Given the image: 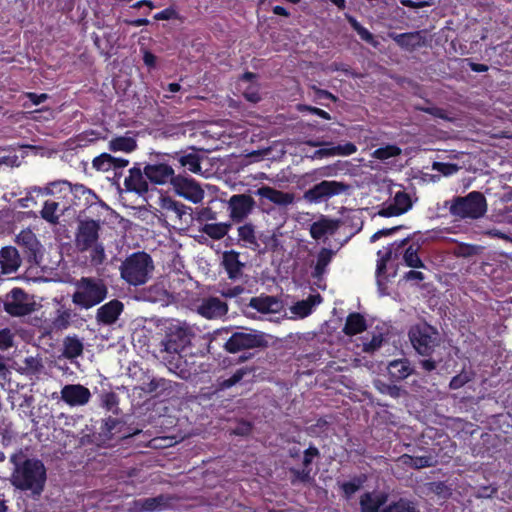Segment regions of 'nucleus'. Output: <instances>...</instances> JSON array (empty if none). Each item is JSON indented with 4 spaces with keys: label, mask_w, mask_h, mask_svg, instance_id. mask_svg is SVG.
<instances>
[{
    "label": "nucleus",
    "mask_w": 512,
    "mask_h": 512,
    "mask_svg": "<svg viewBox=\"0 0 512 512\" xmlns=\"http://www.w3.org/2000/svg\"><path fill=\"white\" fill-rule=\"evenodd\" d=\"M432 168L445 176L452 175L458 170L456 164L444 162H434Z\"/></svg>",
    "instance_id": "e2e57ef3"
},
{
    "label": "nucleus",
    "mask_w": 512,
    "mask_h": 512,
    "mask_svg": "<svg viewBox=\"0 0 512 512\" xmlns=\"http://www.w3.org/2000/svg\"><path fill=\"white\" fill-rule=\"evenodd\" d=\"M63 346V355L67 359H74L81 356L84 350L82 341L76 335L65 337Z\"/></svg>",
    "instance_id": "4c0bfd02"
},
{
    "label": "nucleus",
    "mask_w": 512,
    "mask_h": 512,
    "mask_svg": "<svg viewBox=\"0 0 512 512\" xmlns=\"http://www.w3.org/2000/svg\"><path fill=\"white\" fill-rule=\"evenodd\" d=\"M408 337L415 351L422 356H431L440 344L438 330L425 321L412 325Z\"/></svg>",
    "instance_id": "423d86ee"
},
{
    "label": "nucleus",
    "mask_w": 512,
    "mask_h": 512,
    "mask_svg": "<svg viewBox=\"0 0 512 512\" xmlns=\"http://www.w3.org/2000/svg\"><path fill=\"white\" fill-rule=\"evenodd\" d=\"M449 210L456 218L478 219L487 212V201L481 192L471 191L466 196H455Z\"/></svg>",
    "instance_id": "39448f33"
},
{
    "label": "nucleus",
    "mask_w": 512,
    "mask_h": 512,
    "mask_svg": "<svg viewBox=\"0 0 512 512\" xmlns=\"http://www.w3.org/2000/svg\"><path fill=\"white\" fill-rule=\"evenodd\" d=\"M335 149H336L337 155H343V156L352 155L357 151L356 145L352 142H347L345 144H339V145L335 146Z\"/></svg>",
    "instance_id": "0e129e2a"
},
{
    "label": "nucleus",
    "mask_w": 512,
    "mask_h": 512,
    "mask_svg": "<svg viewBox=\"0 0 512 512\" xmlns=\"http://www.w3.org/2000/svg\"><path fill=\"white\" fill-rule=\"evenodd\" d=\"M367 481L368 475L360 473L353 475L348 481L338 482V487L342 493V497L346 500H350L355 493L364 487Z\"/></svg>",
    "instance_id": "bb28decb"
},
{
    "label": "nucleus",
    "mask_w": 512,
    "mask_h": 512,
    "mask_svg": "<svg viewBox=\"0 0 512 512\" xmlns=\"http://www.w3.org/2000/svg\"><path fill=\"white\" fill-rule=\"evenodd\" d=\"M346 18L353 30L357 32L363 41L370 44L374 43L373 34L367 28L362 26L355 17L347 15Z\"/></svg>",
    "instance_id": "8fccbe9b"
},
{
    "label": "nucleus",
    "mask_w": 512,
    "mask_h": 512,
    "mask_svg": "<svg viewBox=\"0 0 512 512\" xmlns=\"http://www.w3.org/2000/svg\"><path fill=\"white\" fill-rule=\"evenodd\" d=\"M268 341L265 334L256 330L248 332H234L224 344V349L229 353H237L243 350L265 348Z\"/></svg>",
    "instance_id": "1a4fd4ad"
},
{
    "label": "nucleus",
    "mask_w": 512,
    "mask_h": 512,
    "mask_svg": "<svg viewBox=\"0 0 512 512\" xmlns=\"http://www.w3.org/2000/svg\"><path fill=\"white\" fill-rule=\"evenodd\" d=\"M255 200L248 194H234L228 202V211L231 222L242 223L253 211Z\"/></svg>",
    "instance_id": "ddd939ff"
},
{
    "label": "nucleus",
    "mask_w": 512,
    "mask_h": 512,
    "mask_svg": "<svg viewBox=\"0 0 512 512\" xmlns=\"http://www.w3.org/2000/svg\"><path fill=\"white\" fill-rule=\"evenodd\" d=\"M155 20H173V19H180V15L177 12V10L173 6H169L162 11L154 14L153 17Z\"/></svg>",
    "instance_id": "052dcab7"
},
{
    "label": "nucleus",
    "mask_w": 512,
    "mask_h": 512,
    "mask_svg": "<svg viewBox=\"0 0 512 512\" xmlns=\"http://www.w3.org/2000/svg\"><path fill=\"white\" fill-rule=\"evenodd\" d=\"M195 336L192 327L179 320H172L165 325V336L162 340L164 351L171 354V360L164 358L170 371L175 372L180 368L182 361L181 352L191 344Z\"/></svg>",
    "instance_id": "f03ea898"
},
{
    "label": "nucleus",
    "mask_w": 512,
    "mask_h": 512,
    "mask_svg": "<svg viewBox=\"0 0 512 512\" xmlns=\"http://www.w3.org/2000/svg\"><path fill=\"white\" fill-rule=\"evenodd\" d=\"M21 265L18 250L13 246H5L0 249V274L15 273Z\"/></svg>",
    "instance_id": "5701e85b"
},
{
    "label": "nucleus",
    "mask_w": 512,
    "mask_h": 512,
    "mask_svg": "<svg viewBox=\"0 0 512 512\" xmlns=\"http://www.w3.org/2000/svg\"><path fill=\"white\" fill-rule=\"evenodd\" d=\"M100 223L94 219L80 220L75 233V246L78 251L86 252L98 242Z\"/></svg>",
    "instance_id": "9d476101"
},
{
    "label": "nucleus",
    "mask_w": 512,
    "mask_h": 512,
    "mask_svg": "<svg viewBox=\"0 0 512 512\" xmlns=\"http://www.w3.org/2000/svg\"><path fill=\"white\" fill-rule=\"evenodd\" d=\"M388 37L393 40L401 49L413 52L425 45V38L421 31L396 33L388 32Z\"/></svg>",
    "instance_id": "aec40b11"
},
{
    "label": "nucleus",
    "mask_w": 512,
    "mask_h": 512,
    "mask_svg": "<svg viewBox=\"0 0 512 512\" xmlns=\"http://www.w3.org/2000/svg\"><path fill=\"white\" fill-rule=\"evenodd\" d=\"M378 215L382 217H393V216H399L402 215L398 208H396L392 203L383 206L379 212Z\"/></svg>",
    "instance_id": "774afa93"
},
{
    "label": "nucleus",
    "mask_w": 512,
    "mask_h": 512,
    "mask_svg": "<svg viewBox=\"0 0 512 512\" xmlns=\"http://www.w3.org/2000/svg\"><path fill=\"white\" fill-rule=\"evenodd\" d=\"M15 241L22 249V253L29 264L39 265L41 263L43 258L42 245L31 229L21 230Z\"/></svg>",
    "instance_id": "9b49d317"
},
{
    "label": "nucleus",
    "mask_w": 512,
    "mask_h": 512,
    "mask_svg": "<svg viewBox=\"0 0 512 512\" xmlns=\"http://www.w3.org/2000/svg\"><path fill=\"white\" fill-rule=\"evenodd\" d=\"M419 246L415 244L409 245L403 254L404 263L411 268H425V264L418 254Z\"/></svg>",
    "instance_id": "37998d69"
},
{
    "label": "nucleus",
    "mask_w": 512,
    "mask_h": 512,
    "mask_svg": "<svg viewBox=\"0 0 512 512\" xmlns=\"http://www.w3.org/2000/svg\"><path fill=\"white\" fill-rule=\"evenodd\" d=\"M3 308L6 313L13 317L25 316L33 311L28 294L19 287L13 288L5 295Z\"/></svg>",
    "instance_id": "f8f14e48"
},
{
    "label": "nucleus",
    "mask_w": 512,
    "mask_h": 512,
    "mask_svg": "<svg viewBox=\"0 0 512 512\" xmlns=\"http://www.w3.org/2000/svg\"><path fill=\"white\" fill-rule=\"evenodd\" d=\"M367 328L366 319L358 312L350 313L343 327V332L347 336H354L362 333Z\"/></svg>",
    "instance_id": "2f4dec72"
},
{
    "label": "nucleus",
    "mask_w": 512,
    "mask_h": 512,
    "mask_svg": "<svg viewBox=\"0 0 512 512\" xmlns=\"http://www.w3.org/2000/svg\"><path fill=\"white\" fill-rule=\"evenodd\" d=\"M256 195L260 196L261 198L267 199L274 204L283 206L291 204L294 200L293 194L283 192L281 190H277L273 187L266 185L258 188L256 191Z\"/></svg>",
    "instance_id": "a878e982"
},
{
    "label": "nucleus",
    "mask_w": 512,
    "mask_h": 512,
    "mask_svg": "<svg viewBox=\"0 0 512 512\" xmlns=\"http://www.w3.org/2000/svg\"><path fill=\"white\" fill-rule=\"evenodd\" d=\"M385 494H373L366 492L360 497L361 512H381L380 508L386 503Z\"/></svg>",
    "instance_id": "7c9ffc66"
},
{
    "label": "nucleus",
    "mask_w": 512,
    "mask_h": 512,
    "mask_svg": "<svg viewBox=\"0 0 512 512\" xmlns=\"http://www.w3.org/2000/svg\"><path fill=\"white\" fill-rule=\"evenodd\" d=\"M154 268L152 257L145 251H137L122 262L120 274L129 285L141 286L151 278Z\"/></svg>",
    "instance_id": "7ed1b4c3"
},
{
    "label": "nucleus",
    "mask_w": 512,
    "mask_h": 512,
    "mask_svg": "<svg viewBox=\"0 0 512 512\" xmlns=\"http://www.w3.org/2000/svg\"><path fill=\"white\" fill-rule=\"evenodd\" d=\"M148 182L149 180L144 175L143 170L134 166L129 170V176L125 178L124 185L127 191L144 195L149 191Z\"/></svg>",
    "instance_id": "b1692460"
},
{
    "label": "nucleus",
    "mask_w": 512,
    "mask_h": 512,
    "mask_svg": "<svg viewBox=\"0 0 512 512\" xmlns=\"http://www.w3.org/2000/svg\"><path fill=\"white\" fill-rule=\"evenodd\" d=\"M244 375L245 371L243 369H238L231 377L224 380L223 386L227 388L234 386L243 379Z\"/></svg>",
    "instance_id": "69168bd1"
},
{
    "label": "nucleus",
    "mask_w": 512,
    "mask_h": 512,
    "mask_svg": "<svg viewBox=\"0 0 512 512\" xmlns=\"http://www.w3.org/2000/svg\"><path fill=\"white\" fill-rule=\"evenodd\" d=\"M179 386L177 382L171 381L166 378H152L148 383L144 384L142 388L144 392L153 394L156 397H172L176 393V388Z\"/></svg>",
    "instance_id": "412c9836"
},
{
    "label": "nucleus",
    "mask_w": 512,
    "mask_h": 512,
    "mask_svg": "<svg viewBox=\"0 0 512 512\" xmlns=\"http://www.w3.org/2000/svg\"><path fill=\"white\" fill-rule=\"evenodd\" d=\"M340 221L337 219L322 218L314 222L310 227V235L313 239L319 240L325 235H333L339 228Z\"/></svg>",
    "instance_id": "c85d7f7f"
},
{
    "label": "nucleus",
    "mask_w": 512,
    "mask_h": 512,
    "mask_svg": "<svg viewBox=\"0 0 512 512\" xmlns=\"http://www.w3.org/2000/svg\"><path fill=\"white\" fill-rule=\"evenodd\" d=\"M382 343V334H374L370 340L363 341V351L366 353H373L381 347Z\"/></svg>",
    "instance_id": "4d7b16f0"
},
{
    "label": "nucleus",
    "mask_w": 512,
    "mask_h": 512,
    "mask_svg": "<svg viewBox=\"0 0 512 512\" xmlns=\"http://www.w3.org/2000/svg\"><path fill=\"white\" fill-rule=\"evenodd\" d=\"M61 398L70 406H81L89 402L91 393L80 384H68L62 388Z\"/></svg>",
    "instance_id": "6ab92c4d"
},
{
    "label": "nucleus",
    "mask_w": 512,
    "mask_h": 512,
    "mask_svg": "<svg viewBox=\"0 0 512 512\" xmlns=\"http://www.w3.org/2000/svg\"><path fill=\"white\" fill-rule=\"evenodd\" d=\"M113 156L109 153H102L92 161V167L97 171L107 172L112 170Z\"/></svg>",
    "instance_id": "3c124183"
},
{
    "label": "nucleus",
    "mask_w": 512,
    "mask_h": 512,
    "mask_svg": "<svg viewBox=\"0 0 512 512\" xmlns=\"http://www.w3.org/2000/svg\"><path fill=\"white\" fill-rule=\"evenodd\" d=\"M387 371L392 382H400L413 373V368L407 359H397L388 364Z\"/></svg>",
    "instance_id": "cd10ccee"
},
{
    "label": "nucleus",
    "mask_w": 512,
    "mask_h": 512,
    "mask_svg": "<svg viewBox=\"0 0 512 512\" xmlns=\"http://www.w3.org/2000/svg\"><path fill=\"white\" fill-rule=\"evenodd\" d=\"M231 227V222L207 223L201 228V232L214 240H220L228 234Z\"/></svg>",
    "instance_id": "e433bc0d"
},
{
    "label": "nucleus",
    "mask_w": 512,
    "mask_h": 512,
    "mask_svg": "<svg viewBox=\"0 0 512 512\" xmlns=\"http://www.w3.org/2000/svg\"><path fill=\"white\" fill-rule=\"evenodd\" d=\"M238 231V242L246 248L256 250L259 248L258 239L256 236V227L252 223H244L237 229Z\"/></svg>",
    "instance_id": "c756f323"
},
{
    "label": "nucleus",
    "mask_w": 512,
    "mask_h": 512,
    "mask_svg": "<svg viewBox=\"0 0 512 512\" xmlns=\"http://www.w3.org/2000/svg\"><path fill=\"white\" fill-rule=\"evenodd\" d=\"M469 381V378L466 375L458 374L454 377H452L449 387L453 390L460 389L463 387L467 382Z\"/></svg>",
    "instance_id": "338daca9"
},
{
    "label": "nucleus",
    "mask_w": 512,
    "mask_h": 512,
    "mask_svg": "<svg viewBox=\"0 0 512 512\" xmlns=\"http://www.w3.org/2000/svg\"><path fill=\"white\" fill-rule=\"evenodd\" d=\"M100 403L103 408L114 414L119 412V397L115 392H104L100 395Z\"/></svg>",
    "instance_id": "49530a36"
},
{
    "label": "nucleus",
    "mask_w": 512,
    "mask_h": 512,
    "mask_svg": "<svg viewBox=\"0 0 512 512\" xmlns=\"http://www.w3.org/2000/svg\"><path fill=\"white\" fill-rule=\"evenodd\" d=\"M191 152L180 150L169 153L175 168H182L183 172L189 171L197 174L202 170L201 162L203 157L197 152L195 147H191Z\"/></svg>",
    "instance_id": "4468645a"
},
{
    "label": "nucleus",
    "mask_w": 512,
    "mask_h": 512,
    "mask_svg": "<svg viewBox=\"0 0 512 512\" xmlns=\"http://www.w3.org/2000/svg\"><path fill=\"white\" fill-rule=\"evenodd\" d=\"M400 459L404 465L413 469L432 467L436 463V460L432 455L412 456L409 454H403Z\"/></svg>",
    "instance_id": "c9c22d12"
},
{
    "label": "nucleus",
    "mask_w": 512,
    "mask_h": 512,
    "mask_svg": "<svg viewBox=\"0 0 512 512\" xmlns=\"http://www.w3.org/2000/svg\"><path fill=\"white\" fill-rule=\"evenodd\" d=\"M402 150L395 144H388L383 147L375 149L372 153V157L378 160H387L389 158L397 157L401 154Z\"/></svg>",
    "instance_id": "a18cd8bd"
},
{
    "label": "nucleus",
    "mask_w": 512,
    "mask_h": 512,
    "mask_svg": "<svg viewBox=\"0 0 512 512\" xmlns=\"http://www.w3.org/2000/svg\"><path fill=\"white\" fill-rule=\"evenodd\" d=\"M409 238H405L400 242H394L390 247H388L381 256L378 264H377V273L380 274L383 270L386 269V263L392 259L393 255L398 256L402 252L404 246L408 243Z\"/></svg>",
    "instance_id": "ea45409f"
},
{
    "label": "nucleus",
    "mask_w": 512,
    "mask_h": 512,
    "mask_svg": "<svg viewBox=\"0 0 512 512\" xmlns=\"http://www.w3.org/2000/svg\"><path fill=\"white\" fill-rule=\"evenodd\" d=\"M52 185L65 187L73 194L74 198H77L79 200H81L83 198L84 199L83 205H85V206L94 204L95 201L98 199L96 193L83 184H72L71 182H69L67 180H62V181H55L52 183Z\"/></svg>",
    "instance_id": "393cba45"
},
{
    "label": "nucleus",
    "mask_w": 512,
    "mask_h": 512,
    "mask_svg": "<svg viewBox=\"0 0 512 512\" xmlns=\"http://www.w3.org/2000/svg\"><path fill=\"white\" fill-rule=\"evenodd\" d=\"M275 300L271 296L266 297H253L250 300L249 306L261 313H268L272 310V305Z\"/></svg>",
    "instance_id": "de8ad7c7"
},
{
    "label": "nucleus",
    "mask_w": 512,
    "mask_h": 512,
    "mask_svg": "<svg viewBox=\"0 0 512 512\" xmlns=\"http://www.w3.org/2000/svg\"><path fill=\"white\" fill-rule=\"evenodd\" d=\"M13 334L9 328H3L0 330V349L7 350L14 344Z\"/></svg>",
    "instance_id": "680f3d73"
},
{
    "label": "nucleus",
    "mask_w": 512,
    "mask_h": 512,
    "mask_svg": "<svg viewBox=\"0 0 512 512\" xmlns=\"http://www.w3.org/2000/svg\"><path fill=\"white\" fill-rule=\"evenodd\" d=\"M228 312V305L218 297L203 298L197 306V313L206 319H218Z\"/></svg>",
    "instance_id": "a211bd4d"
},
{
    "label": "nucleus",
    "mask_w": 512,
    "mask_h": 512,
    "mask_svg": "<svg viewBox=\"0 0 512 512\" xmlns=\"http://www.w3.org/2000/svg\"><path fill=\"white\" fill-rule=\"evenodd\" d=\"M221 265L230 280H238L243 275L245 264L240 260V253L235 250L224 251Z\"/></svg>",
    "instance_id": "4be33fe9"
},
{
    "label": "nucleus",
    "mask_w": 512,
    "mask_h": 512,
    "mask_svg": "<svg viewBox=\"0 0 512 512\" xmlns=\"http://www.w3.org/2000/svg\"><path fill=\"white\" fill-rule=\"evenodd\" d=\"M77 316L71 309H59L52 320V327L57 331L66 330Z\"/></svg>",
    "instance_id": "58836bf2"
},
{
    "label": "nucleus",
    "mask_w": 512,
    "mask_h": 512,
    "mask_svg": "<svg viewBox=\"0 0 512 512\" xmlns=\"http://www.w3.org/2000/svg\"><path fill=\"white\" fill-rule=\"evenodd\" d=\"M243 97L251 103H258L261 100L259 85L257 83L249 84L243 91Z\"/></svg>",
    "instance_id": "bf43d9fd"
},
{
    "label": "nucleus",
    "mask_w": 512,
    "mask_h": 512,
    "mask_svg": "<svg viewBox=\"0 0 512 512\" xmlns=\"http://www.w3.org/2000/svg\"><path fill=\"white\" fill-rule=\"evenodd\" d=\"M143 173L154 185L172 184L177 174L169 153L157 152L143 168Z\"/></svg>",
    "instance_id": "0eeeda50"
},
{
    "label": "nucleus",
    "mask_w": 512,
    "mask_h": 512,
    "mask_svg": "<svg viewBox=\"0 0 512 512\" xmlns=\"http://www.w3.org/2000/svg\"><path fill=\"white\" fill-rule=\"evenodd\" d=\"M108 148L112 152L122 151L131 153L137 148V141L133 137L117 136L109 141Z\"/></svg>",
    "instance_id": "f704fd0d"
},
{
    "label": "nucleus",
    "mask_w": 512,
    "mask_h": 512,
    "mask_svg": "<svg viewBox=\"0 0 512 512\" xmlns=\"http://www.w3.org/2000/svg\"><path fill=\"white\" fill-rule=\"evenodd\" d=\"M334 256V251L329 248H321L317 255L316 264L312 271V277L314 279L320 280L323 278V275L326 273L327 266L332 261Z\"/></svg>",
    "instance_id": "72a5a7b5"
},
{
    "label": "nucleus",
    "mask_w": 512,
    "mask_h": 512,
    "mask_svg": "<svg viewBox=\"0 0 512 512\" xmlns=\"http://www.w3.org/2000/svg\"><path fill=\"white\" fill-rule=\"evenodd\" d=\"M293 478H292V484H295L296 481L302 482V483H309L312 480L311 472L312 469H307L302 466L301 469L292 468L290 470Z\"/></svg>",
    "instance_id": "6e6d98bb"
},
{
    "label": "nucleus",
    "mask_w": 512,
    "mask_h": 512,
    "mask_svg": "<svg viewBox=\"0 0 512 512\" xmlns=\"http://www.w3.org/2000/svg\"><path fill=\"white\" fill-rule=\"evenodd\" d=\"M171 185L178 195L193 203L202 201L204 197V191L199 184L194 179L187 178L181 174H177Z\"/></svg>",
    "instance_id": "2eb2a0df"
},
{
    "label": "nucleus",
    "mask_w": 512,
    "mask_h": 512,
    "mask_svg": "<svg viewBox=\"0 0 512 512\" xmlns=\"http://www.w3.org/2000/svg\"><path fill=\"white\" fill-rule=\"evenodd\" d=\"M320 451L319 449L311 444L307 449L303 451V458H302V466L307 469H312L311 465L315 461V459L320 458Z\"/></svg>",
    "instance_id": "5fc2aeb1"
},
{
    "label": "nucleus",
    "mask_w": 512,
    "mask_h": 512,
    "mask_svg": "<svg viewBox=\"0 0 512 512\" xmlns=\"http://www.w3.org/2000/svg\"><path fill=\"white\" fill-rule=\"evenodd\" d=\"M374 385L382 394L389 395L392 398H399L401 396L402 389L395 384H388L377 380Z\"/></svg>",
    "instance_id": "864d4df0"
},
{
    "label": "nucleus",
    "mask_w": 512,
    "mask_h": 512,
    "mask_svg": "<svg viewBox=\"0 0 512 512\" xmlns=\"http://www.w3.org/2000/svg\"><path fill=\"white\" fill-rule=\"evenodd\" d=\"M89 250H91L90 258L91 261L96 264L100 265L105 260V249L102 243L97 242L92 246Z\"/></svg>",
    "instance_id": "13d9d810"
},
{
    "label": "nucleus",
    "mask_w": 512,
    "mask_h": 512,
    "mask_svg": "<svg viewBox=\"0 0 512 512\" xmlns=\"http://www.w3.org/2000/svg\"><path fill=\"white\" fill-rule=\"evenodd\" d=\"M123 311L124 304L118 299H112L97 309L96 322L98 325L111 326L118 321Z\"/></svg>",
    "instance_id": "f3484780"
},
{
    "label": "nucleus",
    "mask_w": 512,
    "mask_h": 512,
    "mask_svg": "<svg viewBox=\"0 0 512 512\" xmlns=\"http://www.w3.org/2000/svg\"><path fill=\"white\" fill-rule=\"evenodd\" d=\"M350 185L336 180H322L304 192L303 198L308 203L319 204L328 201L334 196L346 194Z\"/></svg>",
    "instance_id": "6e6552de"
},
{
    "label": "nucleus",
    "mask_w": 512,
    "mask_h": 512,
    "mask_svg": "<svg viewBox=\"0 0 512 512\" xmlns=\"http://www.w3.org/2000/svg\"><path fill=\"white\" fill-rule=\"evenodd\" d=\"M320 301L321 296L319 294L310 295L306 300L296 302L292 307V312L301 318L307 317L312 313L314 305L320 303Z\"/></svg>",
    "instance_id": "a19ab883"
},
{
    "label": "nucleus",
    "mask_w": 512,
    "mask_h": 512,
    "mask_svg": "<svg viewBox=\"0 0 512 512\" xmlns=\"http://www.w3.org/2000/svg\"><path fill=\"white\" fill-rule=\"evenodd\" d=\"M159 206L164 212V216L170 220L188 222V218L192 219V209L183 203L172 199L169 196H162L160 198Z\"/></svg>",
    "instance_id": "dca6fc26"
},
{
    "label": "nucleus",
    "mask_w": 512,
    "mask_h": 512,
    "mask_svg": "<svg viewBox=\"0 0 512 512\" xmlns=\"http://www.w3.org/2000/svg\"><path fill=\"white\" fill-rule=\"evenodd\" d=\"M140 511H162L170 506V498L165 495H158L156 497L143 498L136 501Z\"/></svg>",
    "instance_id": "473e14b6"
},
{
    "label": "nucleus",
    "mask_w": 512,
    "mask_h": 512,
    "mask_svg": "<svg viewBox=\"0 0 512 512\" xmlns=\"http://www.w3.org/2000/svg\"><path fill=\"white\" fill-rule=\"evenodd\" d=\"M21 454H13L10 462L14 465L11 484L18 490L30 491L32 496L39 497L45 488L47 473L44 463L37 458H26L21 461Z\"/></svg>",
    "instance_id": "f257e3e1"
},
{
    "label": "nucleus",
    "mask_w": 512,
    "mask_h": 512,
    "mask_svg": "<svg viewBox=\"0 0 512 512\" xmlns=\"http://www.w3.org/2000/svg\"><path fill=\"white\" fill-rule=\"evenodd\" d=\"M391 203L396 208L399 209L401 214L406 213L412 207L411 197L405 191H398V192H396Z\"/></svg>",
    "instance_id": "09e8293b"
},
{
    "label": "nucleus",
    "mask_w": 512,
    "mask_h": 512,
    "mask_svg": "<svg viewBox=\"0 0 512 512\" xmlns=\"http://www.w3.org/2000/svg\"><path fill=\"white\" fill-rule=\"evenodd\" d=\"M108 295L104 281L95 277H81L75 283L72 302L81 309H90L103 302Z\"/></svg>",
    "instance_id": "20e7f679"
},
{
    "label": "nucleus",
    "mask_w": 512,
    "mask_h": 512,
    "mask_svg": "<svg viewBox=\"0 0 512 512\" xmlns=\"http://www.w3.org/2000/svg\"><path fill=\"white\" fill-rule=\"evenodd\" d=\"M381 512H420L415 503L405 499L400 498L398 501L392 502L387 507L383 508Z\"/></svg>",
    "instance_id": "c03bdc74"
},
{
    "label": "nucleus",
    "mask_w": 512,
    "mask_h": 512,
    "mask_svg": "<svg viewBox=\"0 0 512 512\" xmlns=\"http://www.w3.org/2000/svg\"><path fill=\"white\" fill-rule=\"evenodd\" d=\"M481 247L474 244L461 243L456 246L454 254L457 257L470 258L478 255L481 251Z\"/></svg>",
    "instance_id": "603ef678"
},
{
    "label": "nucleus",
    "mask_w": 512,
    "mask_h": 512,
    "mask_svg": "<svg viewBox=\"0 0 512 512\" xmlns=\"http://www.w3.org/2000/svg\"><path fill=\"white\" fill-rule=\"evenodd\" d=\"M59 209V203L52 200H47L44 202L43 208L40 211L41 218L46 222L56 225L59 223V215L57 211Z\"/></svg>",
    "instance_id": "79ce46f5"
}]
</instances>
